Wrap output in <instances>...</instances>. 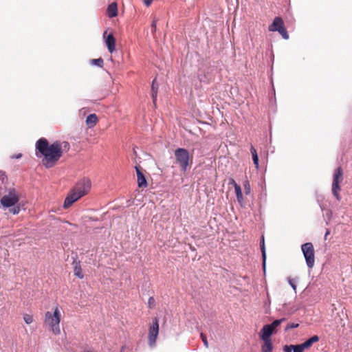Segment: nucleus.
<instances>
[{"instance_id":"obj_1","label":"nucleus","mask_w":352,"mask_h":352,"mask_svg":"<svg viewBox=\"0 0 352 352\" xmlns=\"http://www.w3.org/2000/svg\"><path fill=\"white\" fill-rule=\"evenodd\" d=\"M36 149L43 156V164L46 168H50L61 157L63 149L61 143L58 141L49 144L47 140L42 138L36 143Z\"/></svg>"},{"instance_id":"obj_2","label":"nucleus","mask_w":352,"mask_h":352,"mask_svg":"<svg viewBox=\"0 0 352 352\" xmlns=\"http://www.w3.org/2000/svg\"><path fill=\"white\" fill-rule=\"evenodd\" d=\"M91 187V182L89 179L83 177L78 180L66 197L63 208H68L74 202L86 195L89 192Z\"/></svg>"},{"instance_id":"obj_3","label":"nucleus","mask_w":352,"mask_h":352,"mask_svg":"<svg viewBox=\"0 0 352 352\" xmlns=\"http://www.w3.org/2000/svg\"><path fill=\"white\" fill-rule=\"evenodd\" d=\"M60 312L58 307H56L53 314L47 311L45 314V322L51 328L55 335L60 333Z\"/></svg>"},{"instance_id":"obj_4","label":"nucleus","mask_w":352,"mask_h":352,"mask_svg":"<svg viewBox=\"0 0 352 352\" xmlns=\"http://www.w3.org/2000/svg\"><path fill=\"white\" fill-rule=\"evenodd\" d=\"M175 162L181 168V170L185 173L189 166L190 155L187 149L184 148H178L174 152Z\"/></svg>"},{"instance_id":"obj_5","label":"nucleus","mask_w":352,"mask_h":352,"mask_svg":"<svg viewBox=\"0 0 352 352\" xmlns=\"http://www.w3.org/2000/svg\"><path fill=\"white\" fill-rule=\"evenodd\" d=\"M301 250L305 258L306 264L309 268H312L314 265V248L311 243H305L301 245Z\"/></svg>"},{"instance_id":"obj_6","label":"nucleus","mask_w":352,"mask_h":352,"mask_svg":"<svg viewBox=\"0 0 352 352\" xmlns=\"http://www.w3.org/2000/svg\"><path fill=\"white\" fill-rule=\"evenodd\" d=\"M343 180V173L341 167H338L333 173V179L332 183V193L337 200H340L339 191L341 190L340 184Z\"/></svg>"},{"instance_id":"obj_7","label":"nucleus","mask_w":352,"mask_h":352,"mask_svg":"<svg viewBox=\"0 0 352 352\" xmlns=\"http://www.w3.org/2000/svg\"><path fill=\"white\" fill-rule=\"evenodd\" d=\"M159 334V321L157 318L153 319V323L149 326L148 333V344L151 348L155 346L156 340Z\"/></svg>"},{"instance_id":"obj_8","label":"nucleus","mask_w":352,"mask_h":352,"mask_svg":"<svg viewBox=\"0 0 352 352\" xmlns=\"http://www.w3.org/2000/svg\"><path fill=\"white\" fill-rule=\"evenodd\" d=\"M19 201V197L16 193L15 190H10L8 195L3 196L0 200L1 204L3 208H11L16 204Z\"/></svg>"},{"instance_id":"obj_9","label":"nucleus","mask_w":352,"mask_h":352,"mask_svg":"<svg viewBox=\"0 0 352 352\" xmlns=\"http://www.w3.org/2000/svg\"><path fill=\"white\" fill-rule=\"evenodd\" d=\"M135 169L137 174L138 186L139 188H146L148 186L147 180L141 171L140 168L138 166H135Z\"/></svg>"},{"instance_id":"obj_10","label":"nucleus","mask_w":352,"mask_h":352,"mask_svg":"<svg viewBox=\"0 0 352 352\" xmlns=\"http://www.w3.org/2000/svg\"><path fill=\"white\" fill-rule=\"evenodd\" d=\"M274 331L268 326L265 324L263 327L260 331V338L263 341L271 340V336L273 334Z\"/></svg>"},{"instance_id":"obj_11","label":"nucleus","mask_w":352,"mask_h":352,"mask_svg":"<svg viewBox=\"0 0 352 352\" xmlns=\"http://www.w3.org/2000/svg\"><path fill=\"white\" fill-rule=\"evenodd\" d=\"M73 258V268H74V273L76 276H77L78 278H83L84 276L82 272L81 265H80V261L78 259L77 256L75 257L72 256Z\"/></svg>"},{"instance_id":"obj_12","label":"nucleus","mask_w":352,"mask_h":352,"mask_svg":"<svg viewBox=\"0 0 352 352\" xmlns=\"http://www.w3.org/2000/svg\"><path fill=\"white\" fill-rule=\"evenodd\" d=\"M284 27L283 19L279 17H275L272 23L269 26V30L271 32H278Z\"/></svg>"},{"instance_id":"obj_13","label":"nucleus","mask_w":352,"mask_h":352,"mask_svg":"<svg viewBox=\"0 0 352 352\" xmlns=\"http://www.w3.org/2000/svg\"><path fill=\"white\" fill-rule=\"evenodd\" d=\"M105 44L110 53H112L116 48V39L112 34H109L105 38Z\"/></svg>"},{"instance_id":"obj_14","label":"nucleus","mask_w":352,"mask_h":352,"mask_svg":"<svg viewBox=\"0 0 352 352\" xmlns=\"http://www.w3.org/2000/svg\"><path fill=\"white\" fill-rule=\"evenodd\" d=\"M260 248H261V254H262V261H263L262 265H263L264 271H265L266 251H265V240H264L263 236H262L261 240L260 241Z\"/></svg>"},{"instance_id":"obj_15","label":"nucleus","mask_w":352,"mask_h":352,"mask_svg":"<svg viewBox=\"0 0 352 352\" xmlns=\"http://www.w3.org/2000/svg\"><path fill=\"white\" fill-rule=\"evenodd\" d=\"M107 14L110 18H113L117 16L118 8L116 3L113 2L108 6Z\"/></svg>"},{"instance_id":"obj_16","label":"nucleus","mask_w":352,"mask_h":352,"mask_svg":"<svg viewBox=\"0 0 352 352\" xmlns=\"http://www.w3.org/2000/svg\"><path fill=\"white\" fill-rule=\"evenodd\" d=\"M158 85L156 83V80L154 79L151 85V96L153 98V102L155 105L157 96Z\"/></svg>"},{"instance_id":"obj_17","label":"nucleus","mask_w":352,"mask_h":352,"mask_svg":"<svg viewBox=\"0 0 352 352\" xmlns=\"http://www.w3.org/2000/svg\"><path fill=\"white\" fill-rule=\"evenodd\" d=\"M319 340H320L319 336H314L309 338V339H307L306 341H305L302 344L305 349H306L311 347L314 343L317 342L318 341H319Z\"/></svg>"},{"instance_id":"obj_18","label":"nucleus","mask_w":352,"mask_h":352,"mask_svg":"<svg viewBox=\"0 0 352 352\" xmlns=\"http://www.w3.org/2000/svg\"><path fill=\"white\" fill-rule=\"evenodd\" d=\"M250 152L252 154L253 163L255 166V168L258 170L259 168L258 156L256 150L252 145H251V146H250Z\"/></svg>"},{"instance_id":"obj_19","label":"nucleus","mask_w":352,"mask_h":352,"mask_svg":"<svg viewBox=\"0 0 352 352\" xmlns=\"http://www.w3.org/2000/svg\"><path fill=\"white\" fill-rule=\"evenodd\" d=\"M97 120L98 118L96 114H89L86 118V124L91 128L96 125Z\"/></svg>"},{"instance_id":"obj_20","label":"nucleus","mask_w":352,"mask_h":352,"mask_svg":"<svg viewBox=\"0 0 352 352\" xmlns=\"http://www.w3.org/2000/svg\"><path fill=\"white\" fill-rule=\"evenodd\" d=\"M273 344L272 340L263 341V344L261 346V352H272Z\"/></svg>"},{"instance_id":"obj_21","label":"nucleus","mask_w":352,"mask_h":352,"mask_svg":"<svg viewBox=\"0 0 352 352\" xmlns=\"http://www.w3.org/2000/svg\"><path fill=\"white\" fill-rule=\"evenodd\" d=\"M235 193L239 203L241 204L243 201V193L239 185L235 184Z\"/></svg>"},{"instance_id":"obj_22","label":"nucleus","mask_w":352,"mask_h":352,"mask_svg":"<svg viewBox=\"0 0 352 352\" xmlns=\"http://www.w3.org/2000/svg\"><path fill=\"white\" fill-rule=\"evenodd\" d=\"M285 318H283L280 319H276L274 320L272 323L268 324L267 325L270 326V327L274 331V329L279 326L283 322L285 321Z\"/></svg>"},{"instance_id":"obj_23","label":"nucleus","mask_w":352,"mask_h":352,"mask_svg":"<svg viewBox=\"0 0 352 352\" xmlns=\"http://www.w3.org/2000/svg\"><path fill=\"white\" fill-rule=\"evenodd\" d=\"M91 62L92 65H96L98 67H102L104 63V60L102 58L91 59Z\"/></svg>"},{"instance_id":"obj_24","label":"nucleus","mask_w":352,"mask_h":352,"mask_svg":"<svg viewBox=\"0 0 352 352\" xmlns=\"http://www.w3.org/2000/svg\"><path fill=\"white\" fill-rule=\"evenodd\" d=\"M304 350H305V348L302 343L300 344H293V349H292L293 352H303Z\"/></svg>"},{"instance_id":"obj_25","label":"nucleus","mask_w":352,"mask_h":352,"mask_svg":"<svg viewBox=\"0 0 352 352\" xmlns=\"http://www.w3.org/2000/svg\"><path fill=\"white\" fill-rule=\"evenodd\" d=\"M9 211L12 213L13 214H17L19 213L21 208L20 206L18 205L12 206L11 208H9Z\"/></svg>"},{"instance_id":"obj_26","label":"nucleus","mask_w":352,"mask_h":352,"mask_svg":"<svg viewBox=\"0 0 352 352\" xmlns=\"http://www.w3.org/2000/svg\"><path fill=\"white\" fill-rule=\"evenodd\" d=\"M278 32L282 36V37L284 39L287 40L289 38V34H288L286 29L285 28V27L281 28Z\"/></svg>"},{"instance_id":"obj_27","label":"nucleus","mask_w":352,"mask_h":352,"mask_svg":"<svg viewBox=\"0 0 352 352\" xmlns=\"http://www.w3.org/2000/svg\"><path fill=\"white\" fill-rule=\"evenodd\" d=\"M288 283L289 285L292 287L295 292H296V283L297 281L295 279L288 278Z\"/></svg>"},{"instance_id":"obj_28","label":"nucleus","mask_w":352,"mask_h":352,"mask_svg":"<svg viewBox=\"0 0 352 352\" xmlns=\"http://www.w3.org/2000/svg\"><path fill=\"white\" fill-rule=\"evenodd\" d=\"M23 320H24L25 322L28 324H31L33 321L32 316L29 314H24Z\"/></svg>"},{"instance_id":"obj_29","label":"nucleus","mask_w":352,"mask_h":352,"mask_svg":"<svg viewBox=\"0 0 352 352\" xmlns=\"http://www.w3.org/2000/svg\"><path fill=\"white\" fill-rule=\"evenodd\" d=\"M148 306L150 309H153L155 306V300L153 297H150L148 300Z\"/></svg>"},{"instance_id":"obj_30","label":"nucleus","mask_w":352,"mask_h":352,"mask_svg":"<svg viewBox=\"0 0 352 352\" xmlns=\"http://www.w3.org/2000/svg\"><path fill=\"white\" fill-rule=\"evenodd\" d=\"M0 181L2 184H4L7 181V176L5 172L0 170Z\"/></svg>"},{"instance_id":"obj_31","label":"nucleus","mask_w":352,"mask_h":352,"mask_svg":"<svg viewBox=\"0 0 352 352\" xmlns=\"http://www.w3.org/2000/svg\"><path fill=\"white\" fill-rule=\"evenodd\" d=\"M299 326V324L298 323H289L286 328H285V330H288V329H295V328H297Z\"/></svg>"},{"instance_id":"obj_32","label":"nucleus","mask_w":352,"mask_h":352,"mask_svg":"<svg viewBox=\"0 0 352 352\" xmlns=\"http://www.w3.org/2000/svg\"><path fill=\"white\" fill-rule=\"evenodd\" d=\"M157 19H153L151 23V32L153 34L156 32Z\"/></svg>"},{"instance_id":"obj_33","label":"nucleus","mask_w":352,"mask_h":352,"mask_svg":"<svg viewBox=\"0 0 352 352\" xmlns=\"http://www.w3.org/2000/svg\"><path fill=\"white\" fill-rule=\"evenodd\" d=\"M201 340L203 341V343H204V346L206 348H208V342L206 336L203 333H201Z\"/></svg>"},{"instance_id":"obj_34","label":"nucleus","mask_w":352,"mask_h":352,"mask_svg":"<svg viewBox=\"0 0 352 352\" xmlns=\"http://www.w3.org/2000/svg\"><path fill=\"white\" fill-rule=\"evenodd\" d=\"M293 349V344L290 345H285L283 346V351L284 352H292Z\"/></svg>"},{"instance_id":"obj_35","label":"nucleus","mask_w":352,"mask_h":352,"mask_svg":"<svg viewBox=\"0 0 352 352\" xmlns=\"http://www.w3.org/2000/svg\"><path fill=\"white\" fill-rule=\"evenodd\" d=\"M244 188L246 194H249L250 192V186L248 181H246L244 184Z\"/></svg>"},{"instance_id":"obj_36","label":"nucleus","mask_w":352,"mask_h":352,"mask_svg":"<svg viewBox=\"0 0 352 352\" xmlns=\"http://www.w3.org/2000/svg\"><path fill=\"white\" fill-rule=\"evenodd\" d=\"M62 145V149L63 150H69V144L67 142H63Z\"/></svg>"},{"instance_id":"obj_37","label":"nucleus","mask_w":352,"mask_h":352,"mask_svg":"<svg viewBox=\"0 0 352 352\" xmlns=\"http://www.w3.org/2000/svg\"><path fill=\"white\" fill-rule=\"evenodd\" d=\"M21 157H22V154L18 153V154L12 155L11 158L12 159H20V158H21Z\"/></svg>"},{"instance_id":"obj_38","label":"nucleus","mask_w":352,"mask_h":352,"mask_svg":"<svg viewBox=\"0 0 352 352\" xmlns=\"http://www.w3.org/2000/svg\"><path fill=\"white\" fill-rule=\"evenodd\" d=\"M152 1H153V0H144V3L146 6H149L151 4Z\"/></svg>"},{"instance_id":"obj_39","label":"nucleus","mask_w":352,"mask_h":352,"mask_svg":"<svg viewBox=\"0 0 352 352\" xmlns=\"http://www.w3.org/2000/svg\"><path fill=\"white\" fill-rule=\"evenodd\" d=\"M229 184L233 185L234 188H235V184H237L236 183V182L234 181V179H230Z\"/></svg>"},{"instance_id":"obj_40","label":"nucleus","mask_w":352,"mask_h":352,"mask_svg":"<svg viewBox=\"0 0 352 352\" xmlns=\"http://www.w3.org/2000/svg\"><path fill=\"white\" fill-rule=\"evenodd\" d=\"M330 234V230L329 229H327L325 234H324V239H327V236Z\"/></svg>"},{"instance_id":"obj_41","label":"nucleus","mask_w":352,"mask_h":352,"mask_svg":"<svg viewBox=\"0 0 352 352\" xmlns=\"http://www.w3.org/2000/svg\"><path fill=\"white\" fill-rule=\"evenodd\" d=\"M82 352H93V351H84Z\"/></svg>"}]
</instances>
